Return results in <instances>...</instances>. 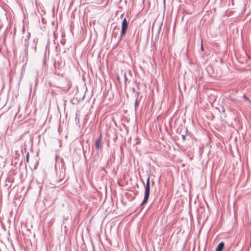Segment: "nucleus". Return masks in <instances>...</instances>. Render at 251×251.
Here are the masks:
<instances>
[{
    "label": "nucleus",
    "mask_w": 251,
    "mask_h": 251,
    "mask_svg": "<svg viewBox=\"0 0 251 251\" xmlns=\"http://www.w3.org/2000/svg\"><path fill=\"white\" fill-rule=\"evenodd\" d=\"M223 111L225 112V108L224 107H223Z\"/></svg>",
    "instance_id": "nucleus-15"
},
{
    "label": "nucleus",
    "mask_w": 251,
    "mask_h": 251,
    "mask_svg": "<svg viewBox=\"0 0 251 251\" xmlns=\"http://www.w3.org/2000/svg\"><path fill=\"white\" fill-rule=\"evenodd\" d=\"M152 184H154V182L153 181L152 182Z\"/></svg>",
    "instance_id": "nucleus-18"
},
{
    "label": "nucleus",
    "mask_w": 251,
    "mask_h": 251,
    "mask_svg": "<svg viewBox=\"0 0 251 251\" xmlns=\"http://www.w3.org/2000/svg\"><path fill=\"white\" fill-rule=\"evenodd\" d=\"M225 247V243L223 242H220L216 248V251H222Z\"/></svg>",
    "instance_id": "nucleus-4"
},
{
    "label": "nucleus",
    "mask_w": 251,
    "mask_h": 251,
    "mask_svg": "<svg viewBox=\"0 0 251 251\" xmlns=\"http://www.w3.org/2000/svg\"><path fill=\"white\" fill-rule=\"evenodd\" d=\"M181 137H182L183 141H185V135L184 134H182Z\"/></svg>",
    "instance_id": "nucleus-11"
},
{
    "label": "nucleus",
    "mask_w": 251,
    "mask_h": 251,
    "mask_svg": "<svg viewBox=\"0 0 251 251\" xmlns=\"http://www.w3.org/2000/svg\"><path fill=\"white\" fill-rule=\"evenodd\" d=\"M63 178H62V179L60 178V179H58V180H56V182H57V183H60V182H62V180H63Z\"/></svg>",
    "instance_id": "nucleus-10"
},
{
    "label": "nucleus",
    "mask_w": 251,
    "mask_h": 251,
    "mask_svg": "<svg viewBox=\"0 0 251 251\" xmlns=\"http://www.w3.org/2000/svg\"><path fill=\"white\" fill-rule=\"evenodd\" d=\"M28 43L27 44H25V57H26V58L27 57V55H28Z\"/></svg>",
    "instance_id": "nucleus-6"
},
{
    "label": "nucleus",
    "mask_w": 251,
    "mask_h": 251,
    "mask_svg": "<svg viewBox=\"0 0 251 251\" xmlns=\"http://www.w3.org/2000/svg\"><path fill=\"white\" fill-rule=\"evenodd\" d=\"M30 37V33L28 32V34H27V38L28 40L29 39Z\"/></svg>",
    "instance_id": "nucleus-12"
},
{
    "label": "nucleus",
    "mask_w": 251,
    "mask_h": 251,
    "mask_svg": "<svg viewBox=\"0 0 251 251\" xmlns=\"http://www.w3.org/2000/svg\"><path fill=\"white\" fill-rule=\"evenodd\" d=\"M29 153H28H28H27V154H26V161L27 162L28 161V160H29Z\"/></svg>",
    "instance_id": "nucleus-9"
},
{
    "label": "nucleus",
    "mask_w": 251,
    "mask_h": 251,
    "mask_svg": "<svg viewBox=\"0 0 251 251\" xmlns=\"http://www.w3.org/2000/svg\"><path fill=\"white\" fill-rule=\"evenodd\" d=\"M124 80H125V83H126V81H127V77L126 76V73H125V74H124Z\"/></svg>",
    "instance_id": "nucleus-7"
},
{
    "label": "nucleus",
    "mask_w": 251,
    "mask_h": 251,
    "mask_svg": "<svg viewBox=\"0 0 251 251\" xmlns=\"http://www.w3.org/2000/svg\"><path fill=\"white\" fill-rule=\"evenodd\" d=\"M150 187L151 184H149L148 183L145 185L144 197L141 205L145 204L148 201L150 194Z\"/></svg>",
    "instance_id": "nucleus-1"
},
{
    "label": "nucleus",
    "mask_w": 251,
    "mask_h": 251,
    "mask_svg": "<svg viewBox=\"0 0 251 251\" xmlns=\"http://www.w3.org/2000/svg\"><path fill=\"white\" fill-rule=\"evenodd\" d=\"M62 174L63 176H64V173H63V171L62 172Z\"/></svg>",
    "instance_id": "nucleus-16"
},
{
    "label": "nucleus",
    "mask_w": 251,
    "mask_h": 251,
    "mask_svg": "<svg viewBox=\"0 0 251 251\" xmlns=\"http://www.w3.org/2000/svg\"><path fill=\"white\" fill-rule=\"evenodd\" d=\"M201 49L202 50H203V46H202V45H201Z\"/></svg>",
    "instance_id": "nucleus-13"
},
{
    "label": "nucleus",
    "mask_w": 251,
    "mask_h": 251,
    "mask_svg": "<svg viewBox=\"0 0 251 251\" xmlns=\"http://www.w3.org/2000/svg\"><path fill=\"white\" fill-rule=\"evenodd\" d=\"M148 183L149 184H150V176H148L147 179L146 184Z\"/></svg>",
    "instance_id": "nucleus-8"
},
{
    "label": "nucleus",
    "mask_w": 251,
    "mask_h": 251,
    "mask_svg": "<svg viewBox=\"0 0 251 251\" xmlns=\"http://www.w3.org/2000/svg\"><path fill=\"white\" fill-rule=\"evenodd\" d=\"M28 40V39H27V38L25 39V42H26V40Z\"/></svg>",
    "instance_id": "nucleus-17"
},
{
    "label": "nucleus",
    "mask_w": 251,
    "mask_h": 251,
    "mask_svg": "<svg viewBox=\"0 0 251 251\" xmlns=\"http://www.w3.org/2000/svg\"><path fill=\"white\" fill-rule=\"evenodd\" d=\"M101 134L100 135V137L98 139H97L95 143V147L97 150H99L101 145Z\"/></svg>",
    "instance_id": "nucleus-3"
},
{
    "label": "nucleus",
    "mask_w": 251,
    "mask_h": 251,
    "mask_svg": "<svg viewBox=\"0 0 251 251\" xmlns=\"http://www.w3.org/2000/svg\"><path fill=\"white\" fill-rule=\"evenodd\" d=\"M48 47H49V45H47V46H46V50H47V49H48Z\"/></svg>",
    "instance_id": "nucleus-14"
},
{
    "label": "nucleus",
    "mask_w": 251,
    "mask_h": 251,
    "mask_svg": "<svg viewBox=\"0 0 251 251\" xmlns=\"http://www.w3.org/2000/svg\"><path fill=\"white\" fill-rule=\"evenodd\" d=\"M138 96H139V93L137 92L135 95V96L136 97V100H135V103H134V107H135V110H136V109L138 108L140 100H138Z\"/></svg>",
    "instance_id": "nucleus-5"
},
{
    "label": "nucleus",
    "mask_w": 251,
    "mask_h": 251,
    "mask_svg": "<svg viewBox=\"0 0 251 251\" xmlns=\"http://www.w3.org/2000/svg\"><path fill=\"white\" fill-rule=\"evenodd\" d=\"M128 23L126 20V19L125 18L122 23V29L120 37V40L122 39L123 37L126 35V32L128 28Z\"/></svg>",
    "instance_id": "nucleus-2"
}]
</instances>
